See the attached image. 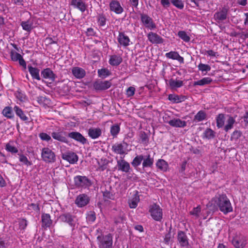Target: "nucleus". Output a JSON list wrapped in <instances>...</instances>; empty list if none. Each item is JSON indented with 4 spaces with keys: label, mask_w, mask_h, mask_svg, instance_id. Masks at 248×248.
Here are the masks:
<instances>
[{
    "label": "nucleus",
    "mask_w": 248,
    "mask_h": 248,
    "mask_svg": "<svg viewBox=\"0 0 248 248\" xmlns=\"http://www.w3.org/2000/svg\"><path fill=\"white\" fill-rule=\"evenodd\" d=\"M212 205H214V209H217L218 208L219 210L225 215L232 212L233 210L230 200L226 195L223 193H217L208 203L207 206L210 207Z\"/></svg>",
    "instance_id": "obj_1"
},
{
    "label": "nucleus",
    "mask_w": 248,
    "mask_h": 248,
    "mask_svg": "<svg viewBox=\"0 0 248 248\" xmlns=\"http://www.w3.org/2000/svg\"><path fill=\"white\" fill-rule=\"evenodd\" d=\"M74 184L78 188H87L92 185L91 181L86 176L78 175L74 178Z\"/></svg>",
    "instance_id": "obj_2"
},
{
    "label": "nucleus",
    "mask_w": 248,
    "mask_h": 248,
    "mask_svg": "<svg viewBox=\"0 0 248 248\" xmlns=\"http://www.w3.org/2000/svg\"><path fill=\"white\" fill-rule=\"evenodd\" d=\"M99 241L100 248H112V236L110 233L104 236H98L97 237Z\"/></svg>",
    "instance_id": "obj_3"
},
{
    "label": "nucleus",
    "mask_w": 248,
    "mask_h": 248,
    "mask_svg": "<svg viewBox=\"0 0 248 248\" xmlns=\"http://www.w3.org/2000/svg\"><path fill=\"white\" fill-rule=\"evenodd\" d=\"M149 212L152 218L155 221H160L162 220L163 216L162 209L158 205L154 203L151 205Z\"/></svg>",
    "instance_id": "obj_4"
},
{
    "label": "nucleus",
    "mask_w": 248,
    "mask_h": 248,
    "mask_svg": "<svg viewBox=\"0 0 248 248\" xmlns=\"http://www.w3.org/2000/svg\"><path fill=\"white\" fill-rule=\"evenodd\" d=\"M41 157L46 163H53L56 161L55 153L49 148L45 147L42 149Z\"/></svg>",
    "instance_id": "obj_5"
},
{
    "label": "nucleus",
    "mask_w": 248,
    "mask_h": 248,
    "mask_svg": "<svg viewBox=\"0 0 248 248\" xmlns=\"http://www.w3.org/2000/svg\"><path fill=\"white\" fill-rule=\"evenodd\" d=\"M232 243L235 248H244L247 244V239L244 235L236 233L232 238Z\"/></svg>",
    "instance_id": "obj_6"
},
{
    "label": "nucleus",
    "mask_w": 248,
    "mask_h": 248,
    "mask_svg": "<svg viewBox=\"0 0 248 248\" xmlns=\"http://www.w3.org/2000/svg\"><path fill=\"white\" fill-rule=\"evenodd\" d=\"M228 12L229 9L226 7L219 9L214 15L215 20L219 23L226 20L228 16Z\"/></svg>",
    "instance_id": "obj_7"
},
{
    "label": "nucleus",
    "mask_w": 248,
    "mask_h": 248,
    "mask_svg": "<svg viewBox=\"0 0 248 248\" xmlns=\"http://www.w3.org/2000/svg\"><path fill=\"white\" fill-rule=\"evenodd\" d=\"M112 85L110 81L96 80L93 83V88L97 91H103L109 88Z\"/></svg>",
    "instance_id": "obj_8"
},
{
    "label": "nucleus",
    "mask_w": 248,
    "mask_h": 248,
    "mask_svg": "<svg viewBox=\"0 0 248 248\" xmlns=\"http://www.w3.org/2000/svg\"><path fill=\"white\" fill-rule=\"evenodd\" d=\"M127 144L124 142L123 144L120 143H116L112 146L111 150L113 153L120 155L127 154L126 148Z\"/></svg>",
    "instance_id": "obj_9"
},
{
    "label": "nucleus",
    "mask_w": 248,
    "mask_h": 248,
    "mask_svg": "<svg viewBox=\"0 0 248 248\" xmlns=\"http://www.w3.org/2000/svg\"><path fill=\"white\" fill-rule=\"evenodd\" d=\"M140 18L142 23L146 28L150 30L156 28V25L154 23L153 19L147 15L141 14Z\"/></svg>",
    "instance_id": "obj_10"
},
{
    "label": "nucleus",
    "mask_w": 248,
    "mask_h": 248,
    "mask_svg": "<svg viewBox=\"0 0 248 248\" xmlns=\"http://www.w3.org/2000/svg\"><path fill=\"white\" fill-rule=\"evenodd\" d=\"M68 137L82 144L88 143V140L80 133L78 132H71L68 134Z\"/></svg>",
    "instance_id": "obj_11"
},
{
    "label": "nucleus",
    "mask_w": 248,
    "mask_h": 248,
    "mask_svg": "<svg viewBox=\"0 0 248 248\" xmlns=\"http://www.w3.org/2000/svg\"><path fill=\"white\" fill-rule=\"evenodd\" d=\"M177 241L181 247L186 248L188 247V239L186 233L184 232L180 231L178 232Z\"/></svg>",
    "instance_id": "obj_12"
},
{
    "label": "nucleus",
    "mask_w": 248,
    "mask_h": 248,
    "mask_svg": "<svg viewBox=\"0 0 248 248\" xmlns=\"http://www.w3.org/2000/svg\"><path fill=\"white\" fill-rule=\"evenodd\" d=\"M90 202V198L85 194H81L78 196L75 200V203L79 207H82L87 205Z\"/></svg>",
    "instance_id": "obj_13"
},
{
    "label": "nucleus",
    "mask_w": 248,
    "mask_h": 248,
    "mask_svg": "<svg viewBox=\"0 0 248 248\" xmlns=\"http://www.w3.org/2000/svg\"><path fill=\"white\" fill-rule=\"evenodd\" d=\"M10 57L11 60L14 62L18 61L19 64L22 66L24 69H26L27 64L25 61L23 59L22 56L14 50H11L10 52Z\"/></svg>",
    "instance_id": "obj_14"
},
{
    "label": "nucleus",
    "mask_w": 248,
    "mask_h": 248,
    "mask_svg": "<svg viewBox=\"0 0 248 248\" xmlns=\"http://www.w3.org/2000/svg\"><path fill=\"white\" fill-rule=\"evenodd\" d=\"M117 165L119 170L125 173L128 172L131 169L129 163L124 160L122 157L117 161Z\"/></svg>",
    "instance_id": "obj_15"
},
{
    "label": "nucleus",
    "mask_w": 248,
    "mask_h": 248,
    "mask_svg": "<svg viewBox=\"0 0 248 248\" xmlns=\"http://www.w3.org/2000/svg\"><path fill=\"white\" fill-rule=\"evenodd\" d=\"M60 219L63 222L68 223L71 227H74V217L69 213H65L60 215Z\"/></svg>",
    "instance_id": "obj_16"
},
{
    "label": "nucleus",
    "mask_w": 248,
    "mask_h": 248,
    "mask_svg": "<svg viewBox=\"0 0 248 248\" xmlns=\"http://www.w3.org/2000/svg\"><path fill=\"white\" fill-rule=\"evenodd\" d=\"M66 132L62 131L53 132L51 133V136L54 140L62 142L67 143L68 141L67 139L66 138Z\"/></svg>",
    "instance_id": "obj_17"
},
{
    "label": "nucleus",
    "mask_w": 248,
    "mask_h": 248,
    "mask_svg": "<svg viewBox=\"0 0 248 248\" xmlns=\"http://www.w3.org/2000/svg\"><path fill=\"white\" fill-rule=\"evenodd\" d=\"M103 196L105 201L114 200L115 198L114 193L112 190L111 186L109 185H105L104 189L102 190Z\"/></svg>",
    "instance_id": "obj_18"
},
{
    "label": "nucleus",
    "mask_w": 248,
    "mask_h": 248,
    "mask_svg": "<svg viewBox=\"0 0 248 248\" xmlns=\"http://www.w3.org/2000/svg\"><path fill=\"white\" fill-rule=\"evenodd\" d=\"M88 135L92 139L95 140L99 138L102 134V130L99 127H90L87 131Z\"/></svg>",
    "instance_id": "obj_19"
},
{
    "label": "nucleus",
    "mask_w": 248,
    "mask_h": 248,
    "mask_svg": "<svg viewBox=\"0 0 248 248\" xmlns=\"http://www.w3.org/2000/svg\"><path fill=\"white\" fill-rule=\"evenodd\" d=\"M70 4L81 12H85L87 8L86 3L83 0H71Z\"/></svg>",
    "instance_id": "obj_20"
},
{
    "label": "nucleus",
    "mask_w": 248,
    "mask_h": 248,
    "mask_svg": "<svg viewBox=\"0 0 248 248\" xmlns=\"http://www.w3.org/2000/svg\"><path fill=\"white\" fill-rule=\"evenodd\" d=\"M62 158L71 164H75L78 160V155L72 152H69L62 154Z\"/></svg>",
    "instance_id": "obj_21"
},
{
    "label": "nucleus",
    "mask_w": 248,
    "mask_h": 248,
    "mask_svg": "<svg viewBox=\"0 0 248 248\" xmlns=\"http://www.w3.org/2000/svg\"><path fill=\"white\" fill-rule=\"evenodd\" d=\"M110 9L117 14H120L124 11L120 2L116 0H112L109 3Z\"/></svg>",
    "instance_id": "obj_22"
},
{
    "label": "nucleus",
    "mask_w": 248,
    "mask_h": 248,
    "mask_svg": "<svg viewBox=\"0 0 248 248\" xmlns=\"http://www.w3.org/2000/svg\"><path fill=\"white\" fill-rule=\"evenodd\" d=\"M149 41L152 44H161L163 43V39L157 33L150 32L147 35Z\"/></svg>",
    "instance_id": "obj_23"
},
{
    "label": "nucleus",
    "mask_w": 248,
    "mask_h": 248,
    "mask_svg": "<svg viewBox=\"0 0 248 248\" xmlns=\"http://www.w3.org/2000/svg\"><path fill=\"white\" fill-rule=\"evenodd\" d=\"M42 227L45 229L49 228L52 224L50 216L48 214L43 213L41 216Z\"/></svg>",
    "instance_id": "obj_24"
},
{
    "label": "nucleus",
    "mask_w": 248,
    "mask_h": 248,
    "mask_svg": "<svg viewBox=\"0 0 248 248\" xmlns=\"http://www.w3.org/2000/svg\"><path fill=\"white\" fill-rule=\"evenodd\" d=\"M168 84L172 90H176L178 88L182 87L184 85L183 81L172 78L168 80Z\"/></svg>",
    "instance_id": "obj_25"
},
{
    "label": "nucleus",
    "mask_w": 248,
    "mask_h": 248,
    "mask_svg": "<svg viewBox=\"0 0 248 248\" xmlns=\"http://www.w3.org/2000/svg\"><path fill=\"white\" fill-rule=\"evenodd\" d=\"M73 76L78 79H81L86 75L84 69L79 67H74L71 70Z\"/></svg>",
    "instance_id": "obj_26"
},
{
    "label": "nucleus",
    "mask_w": 248,
    "mask_h": 248,
    "mask_svg": "<svg viewBox=\"0 0 248 248\" xmlns=\"http://www.w3.org/2000/svg\"><path fill=\"white\" fill-rule=\"evenodd\" d=\"M41 75L43 78L49 79L51 81H54L56 78V75L48 68H46L42 71Z\"/></svg>",
    "instance_id": "obj_27"
},
{
    "label": "nucleus",
    "mask_w": 248,
    "mask_h": 248,
    "mask_svg": "<svg viewBox=\"0 0 248 248\" xmlns=\"http://www.w3.org/2000/svg\"><path fill=\"white\" fill-rule=\"evenodd\" d=\"M187 97L185 95H178L175 94H170L168 96V99L173 103H179L185 101Z\"/></svg>",
    "instance_id": "obj_28"
},
{
    "label": "nucleus",
    "mask_w": 248,
    "mask_h": 248,
    "mask_svg": "<svg viewBox=\"0 0 248 248\" xmlns=\"http://www.w3.org/2000/svg\"><path fill=\"white\" fill-rule=\"evenodd\" d=\"M119 43L124 46H127L129 45L130 39L124 32H120L118 37Z\"/></svg>",
    "instance_id": "obj_29"
},
{
    "label": "nucleus",
    "mask_w": 248,
    "mask_h": 248,
    "mask_svg": "<svg viewBox=\"0 0 248 248\" xmlns=\"http://www.w3.org/2000/svg\"><path fill=\"white\" fill-rule=\"evenodd\" d=\"M165 56L169 59L175 60L178 61L180 63H183L184 60L183 57H181L176 51H170L165 54Z\"/></svg>",
    "instance_id": "obj_30"
},
{
    "label": "nucleus",
    "mask_w": 248,
    "mask_h": 248,
    "mask_svg": "<svg viewBox=\"0 0 248 248\" xmlns=\"http://www.w3.org/2000/svg\"><path fill=\"white\" fill-rule=\"evenodd\" d=\"M168 124L172 127H184L186 125V122L178 118H174L168 122Z\"/></svg>",
    "instance_id": "obj_31"
},
{
    "label": "nucleus",
    "mask_w": 248,
    "mask_h": 248,
    "mask_svg": "<svg viewBox=\"0 0 248 248\" xmlns=\"http://www.w3.org/2000/svg\"><path fill=\"white\" fill-rule=\"evenodd\" d=\"M236 123L235 118L230 115H227L226 124L224 127V130L228 132L233 127L234 124Z\"/></svg>",
    "instance_id": "obj_32"
},
{
    "label": "nucleus",
    "mask_w": 248,
    "mask_h": 248,
    "mask_svg": "<svg viewBox=\"0 0 248 248\" xmlns=\"http://www.w3.org/2000/svg\"><path fill=\"white\" fill-rule=\"evenodd\" d=\"M28 68L29 69V71L33 78L36 79L38 80H40L41 79L39 75L40 70L39 69L36 67H33L31 65H29L28 66Z\"/></svg>",
    "instance_id": "obj_33"
},
{
    "label": "nucleus",
    "mask_w": 248,
    "mask_h": 248,
    "mask_svg": "<svg viewBox=\"0 0 248 248\" xmlns=\"http://www.w3.org/2000/svg\"><path fill=\"white\" fill-rule=\"evenodd\" d=\"M122 58L117 55H113L110 57L109 63L111 65L117 66L122 62Z\"/></svg>",
    "instance_id": "obj_34"
},
{
    "label": "nucleus",
    "mask_w": 248,
    "mask_h": 248,
    "mask_svg": "<svg viewBox=\"0 0 248 248\" xmlns=\"http://www.w3.org/2000/svg\"><path fill=\"white\" fill-rule=\"evenodd\" d=\"M212 82V79L210 77H205L202 79L195 81L193 82V86H204L205 85L209 84Z\"/></svg>",
    "instance_id": "obj_35"
},
{
    "label": "nucleus",
    "mask_w": 248,
    "mask_h": 248,
    "mask_svg": "<svg viewBox=\"0 0 248 248\" xmlns=\"http://www.w3.org/2000/svg\"><path fill=\"white\" fill-rule=\"evenodd\" d=\"M14 110L15 111L17 116H18L21 120L26 122L29 121V118L24 113L23 111L18 106H16L14 108Z\"/></svg>",
    "instance_id": "obj_36"
},
{
    "label": "nucleus",
    "mask_w": 248,
    "mask_h": 248,
    "mask_svg": "<svg viewBox=\"0 0 248 248\" xmlns=\"http://www.w3.org/2000/svg\"><path fill=\"white\" fill-rule=\"evenodd\" d=\"M140 197L138 194V192L134 195V196L128 201L129 206L130 208H135L138 205V202H140Z\"/></svg>",
    "instance_id": "obj_37"
},
{
    "label": "nucleus",
    "mask_w": 248,
    "mask_h": 248,
    "mask_svg": "<svg viewBox=\"0 0 248 248\" xmlns=\"http://www.w3.org/2000/svg\"><path fill=\"white\" fill-rule=\"evenodd\" d=\"M154 158L150 155H147L145 157H143L142 167L143 168L152 167L154 163Z\"/></svg>",
    "instance_id": "obj_38"
},
{
    "label": "nucleus",
    "mask_w": 248,
    "mask_h": 248,
    "mask_svg": "<svg viewBox=\"0 0 248 248\" xmlns=\"http://www.w3.org/2000/svg\"><path fill=\"white\" fill-rule=\"evenodd\" d=\"M156 166L159 170L163 171H166L169 167L168 163L165 160L161 159L157 160Z\"/></svg>",
    "instance_id": "obj_39"
},
{
    "label": "nucleus",
    "mask_w": 248,
    "mask_h": 248,
    "mask_svg": "<svg viewBox=\"0 0 248 248\" xmlns=\"http://www.w3.org/2000/svg\"><path fill=\"white\" fill-rule=\"evenodd\" d=\"M216 133L211 128H208L203 133L202 138L208 140L213 139L215 137Z\"/></svg>",
    "instance_id": "obj_40"
},
{
    "label": "nucleus",
    "mask_w": 248,
    "mask_h": 248,
    "mask_svg": "<svg viewBox=\"0 0 248 248\" xmlns=\"http://www.w3.org/2000/svg\"><path fill=\"white\" fill-rule=\"evenodd\" d=\"M5 148L7 152L12 154L18 153V150L14 145V142L13 141H10L8 143H6Z\"/></svg>",
    "instance_id": "obj_41"
},
{
    "label": "nucleus",
    "mask_w": 248,
    "mask_h": 248,
    "mask_svg": "<svg viewBox=\"0 0 248 248\" xmlns=\"http://www.w3.org/2000/svg\"><path fill=\"white\" fill-rule=\"evenodd\" d=\"M2 115L8 119H12L14 117L12 108L11 107H5L2 111Z\"/></svg>",
    "instance_id": "obj_42"
},
{
    "label": "nucleus",
    "mask_w": 248,
    "mask_h": 248,
    "mask_svg": "<svg viewBox=\"0 0 248 248\" xmlns=\"http://www.w3.org/2000/svg\"><path fill=\"white\" fill-rule=\"evenodd\" d=\"M225 120V115L222 113L219 114L216 118L217 126L219 128L222 127L224 125Z\"/></svg>",
    "instance_id": "obj_43"
},
{
    "label": "nucleus",
    "mask_w": 248,
    "mask_h": 248,
    "mask_svg": "<svg viewBox=\"0 0 248 248\" xmlns=\"http://www.w3.org/2000/svg\"><path fill=\"white\" fill-rule=\"evenodd\" d=\"M18 158L19 161L22 163V165H25L27 166L31 165L32 163L30 161L26 156H25L22 153H18Z\"/></svg>",
    "instance_id": "obj_44"
},
{
    "label": "nucleus",
    "mask_w": 248,
    "mask_h": 248,
    "mask_svg": "<svg viewBox=\"0 0 248 248\" xmlns=\"http://www.w3.org/2000/svg\"><path fill=\"white\" fill-rule=\"evenodd\" d=\"M206 114L203 110L199 111L194 116V120L201 122L206 119Z\"/></svg>",
    "instance_id": "obj_45"
},
{
    "label": "nucleus",
    "mask_w": 248,
    "mask_h": 248,
    "mask_svg": "<svg viewBox=\"0 0 248 248\" xmlns=\"http://www.w3.org/2000/svg\"><path fill=\"white\" fill-rule=\"evenodd\" d=\"M10 237L0 238V248H7L10 245Z\"/></svg>",
    "instance_id": "obj_46"
},
{
    "label": "nucleus",
    "mask_w": 248,
    "mask_h": 248,
    "mask_svg": "<svg viewBox=\"0 0 248 248\" xmlns=\"http://www.w3.org/2000/svg\"><path fill=\"white\" fill-rule=\"evenodd\" d=\"M242 136V133L238 130H235L231 135V140L235 142L238 141V139Z\"/></svg>",
    "instance_id": "obj_47"
},
{
    "label": "nucleus",
    "mask_w": 248,
    "mask_h": 248,
    "mask_svg": "<svg viewBox=\"0 0 248 248\" xmlns=\"http://www.w3.org/2000/svg\"><path fill=\"white\" fill-rule=\"evenodd\" d=\"M143 159V156L142 155H137L131 162V164L134 167L136 168L141 164Z\"/></svg>",
    "instance_id": "obj_48"
},
{
    "label": "nucleus",
    "mask_w": 248,
    "mask_h": 248,
    "mask_svg": "<svg viewBox=\"0 0 248 248\" xmlns=\"http://www.w3.org/2000/svg\"><path fill=\"white\" fill-rule=\"evenodd\" d=\"M139 137L141 140V142L142 143L147 145L149 143V135L147 134L145 132L140 131L139 134Z\"/></svg>",
    "instance_id": "obj_49"
},
{
    "label": "nucleus",
    "mask_w": 248,
    "mask_h": 248,
    "mask_svg": "<svg viewBox=\"0 0 248 248\" xmlns=\"http://www.w3.org/2000/svg\"><path fill=\"white\" fill-rule=\"evenodd\" d=\"M98 76L101 78H105L110 75L109 71L106 68H102L98 70Z\"/></svg>",
    "instance_id": "obj_50"
},
{
    "label": "nucleus",
    "mask_w": 248,
    "mask_h": 248,
    "mask_svg": "<svg viewBox=\"0 0 248 248\" xmlns=\"http://www.w3.org/2000/svg\"><path fill=\"white\" fill-rule=\"evenodd\" d=\"M37 102L41 105L45 106L49 103V100L46 96H39L36 98Z\"/></svg>",
    "instance_id": "obj_51"
},
{
    "label": "nucleus",
    "mask_w": 248,
    "mask_h": 248,
    "mask_svg": "<svg viewBox=\"0 0 248 248\" xmlns=\"http://www.w3.org/2000/svg\"><path fill=\"white\" fill-rule=\"evenodd\" d=\"M198 69L201 71L202 73L205 72L204 75L208 71L211 70V67L209 65L200 63L198 66Z\"/></svg>",
    "instance_id": "obj_52"
},
{
    "label": "nucleus",
    "mask_w": 248,
    "mask_h": 248,
    "mask_svg": "<svg viewBox=\"0 0 248 248\" xmlns=\"http://www.w3.org/2000/svg\"><path fill=\"white\" fill-rule=\"evenodd\" d=\"M178 36L186 42H188L190 40V37L187 34L185 31H179L178 32Z\"/></svg>",
    "instance_id": "obj_53"
},
{
    "label": "nucleus",
    "mask_w": 248,
    "mask_h": 248,
    "mask_svg": "<svg viewBox=\"0 0 248 248\" xmlns=\"http://www.w3.org/2000/svg\"><path fill=\"white\" fill-rule=\"evenodd\" d=\"M120 130V127L119 125H113L110 127V133L114 137H116Z\"/></svg>",
    "instance_id": "obj_54"
},
{
    "label": "nucleus",
    "mask_w": 248,
    "mask_h": 248,
    "mask_svg": "<svg viewBox=\"0 0 248 248\" xmlns=\"http://www.w3.org/2000/svg\"><path fill=\"white\" fill-rule=\"evenodd\" d=\"M21 26L24 30L28 31H31L32 29V24L29 21H22L21 23Z\"/></svg>",
    "instance_id": "obj_55"
},
{
    "label": "nucleus",
    "mask_w": 248,
    "mask_h": 248,
    "mask_svg": "<svg viewBox=\"0 0 248 248\" xmlns=\"http://www.w3.org/2000/svg\"><path fill=\"white\" fill-rule=\"evenodd\" d=\"M170 2L176 8L179 9H183L184 3L182 0H170Z\"/></svg>",
    "instance_id": "obj_56"
},
{
    "label": "nucleus",
    "mask_w": 248,
    "mask_h": 248,
    "mask_svg": "<svg viewBox=\"0 0 248 248\" xmlns=\"http://www.w3.org/2000/svg\"><path fill=\"white\" fill-rule=\"evenodd\" d=\"M97 21L99 26H105L106 22V18L105 16L103 14L99 15L97 16Z\"/></svg>",
    "instance_id": "obj_57"
},
{
    "label": "nucleus",
    "mask_w": 248,
    "mask_h": 248,
    "mask_svg": "<svg viewBox=\"0 0 248 248\" xmlns=\"http://www.w3.org/2000/svg\"><path fill=\"white\" fill-rule=\"evenodd\" d=\"M172 238L171 234V229H170L169 232L166 234L164 239V243L166 244L169 245L172 241Z\"/></svg>",
    "instance_id": "obj_58"
},
{
    "label": "nucleus",
    "mask_w": 248,
    "mask_h": 248,
    "mask_svg": "<svg viewBox=\"0 0 248 248\" xmlns=\"http://www.w3.org/2000/svg\"><path fill=\"white\" fill-rule=\"evenodd\" d=\"M201 211V206H198L197 207L194 208L190 212V214L198 218L200 216Z\"/></svg>",
    "instance_id": "obj_59"
},
{
    "label": "nucleus",
    "mask_w": 248,
    "mask_h": 248,
    "mask_svg": "<svg viewBox=\"0 0 248 248\" xmlns=\"http://www.w3.org/2000/svg\"><path fill=\"white\" fill-rule=\"evenodd\" d=\"M136 89L133 86L128 87L126 90V95L127 97H131L133 96L135 93Z\"/></svg>",
    "instance_id": "obj_60"
},
{
    "label": "nucleus",
    "mask_w": 248,
    "mask_h": 248,
    "mask_svg": "<svg viewBox=\"0 0 248 248\" xmlns=\"http://www.w3.org/2000/svg\"><path fill=\"white\" fill-rule=\"evenodd\" d=\"M19 229L21 230H24L26 229L28 223L27 221L24 218L19 219L18 221Z\"/></svg>",
    "instance_id": "obj_61"
},
{
    "label": "nucleus",
    "mask_w": 248,
    "mask_h": 248,
    "mask_svg": "<svg viewBox=\"0 0 248 248\" xmlns=\"http://www.w3.org/2000/svg\"><path fill=\"white\" fill-rule=\"evenodd\" d=\"M86 218L89 222L92 223L94 222L96 219L95 213L94 212H90L87 214Z\"/></svg>",
    "instance_id": "obj_62"
},
{
    "label": "nucleus",
    "mask_w": 248,
    "mask_h": 248,
    "mask_svg": "<svg viewBox=\"0 0 248 248\" xmlns=\"http://www.w3.org/2000/svg\"><path fill=\"white\" fill-rule=\"evenodd\" d=\"M39 137L42 140L46 141L52 140L51 137L46 133H40L39 135Z\"/></svg>",
    "instance_id": "obj_63"
},
{
    "label": "nucleus",
    "mask_w": 248,
    "mask_h": 248,
    "mask_svg": "<svg viewBox=\"0 0 248 248\" xmlns=\"http://www.w3.org/2000/svg\"><path fill=\"white\" fill-rule=\"evenodd\" d=\"M160 3L161 5L165 8L170 7V0H161Z\"/></svg>",
    "instance_id": "obj_64"
}]
</instances>
